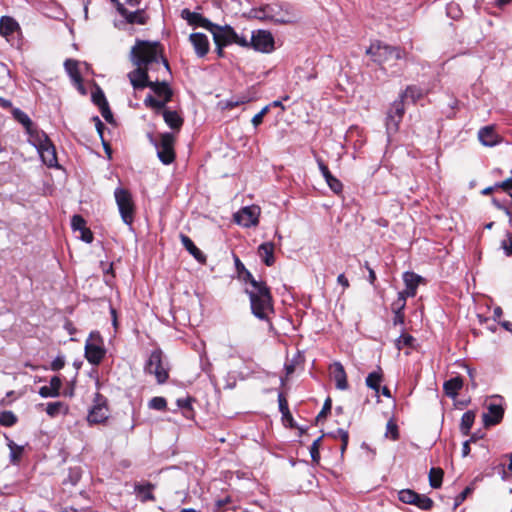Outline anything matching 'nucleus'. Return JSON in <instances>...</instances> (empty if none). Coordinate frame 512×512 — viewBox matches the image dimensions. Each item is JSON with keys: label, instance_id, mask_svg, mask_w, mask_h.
Segmentation results:
<instances>
[{"label": "nucleus", "instance_id": "e433bc0d", "mask_svg": "<svg viewBox=\"0 0 512 512\" xmlns=\"http://www.w3.org/2000/svg\"><path fill=\"white\" fill-rule=\"evenodd\" d=\"M443 470L441 468H431L429 472V482L432 488H439L442 484Z\"/></svg>", "mask_w": 512, "mask_h": 512}, {"label": "nucleus", "instance_id": "a18cd8bd", "mask_svg": "<svg viewBox=\"0 0 512 512\" xmlns=\"http://www.w3.org/2000/svg\"><path fill=\"white\" fill-rule=\"evenodd\" d=\"M322 437H318L316 440L313 441L311 447H310V455L312 458V461L315 463H318L320 460V443H321Z\"/></svg>", "mask_w": 512, "mask_h": 512}, {"label": "nucleus", "instance_id": "0eeeda50", "mask_svg": "<svg viewBox=\"0 0 512 512\" xmlns=\"http://www.w3.org/2000/svg\"><path fill=\"white\" fill-rule=\"evenodd\" d=\"M372 59L379 63H387L392 60H398L404 57V52L397 47L384 44L380 41L373 42L367 50Z\"/></svg>", "mask_w": 512, "mask_h": 512}, {"label": "nucleus", "instance_id": "79ce46f5", "mask_svg": "<svg viewBox=\"0 0 512 512\" xmlns=\"http://www.w3.org/2000/svg\"><path fill=\"white\" fill-rule=\"evenodd\" d=\"M17 422V417L11 411L0 413V424L6 427L13 426Z\"/></svg>", "mask_w": 512, "mask_h": 512}, {"label": "nucleus", "instance_id": "338daca9", "mask_svg": "<svg viewBox=\"0 0 512 512\" xmlns=\"http://www.w3.org/2000/svg\"><path fill=\"white\" fill-rule=\"evenodd\" d=\"M412 341H413V337L410 335H402L399 339V343H402L406 346L411 345Z\"/></svg>", "mask_w": 512, "mask_h": 512}, {"label": "nucleus", "instance_id": "774afa93", "mask_svg": "<svg viewBox=\"0 0 512 512\" xmlns=\"http://www.w3.org/2000/svg\"><path fill=\"white\" fill-rule=\"evenodd\" d=\"M337 282L342 285L344 288H347L349 287V281L348 279L345 277L344 274H340L338 277H337Z\"/></svg>", "mask_w": 512, "mask_h": 512}, {"label": "nucleus", "instance_id": "2f4dec72", "mask_svg": "<svg viewBox=\"0 0 512 512\" xmlns=\"http://www.w3.org/2000/svg\"><path fill=\"white\" fill-rule=\"evenodd\" d=\"M426 94V91L417 87V86H408L406 90L401 93L400 98L402 100H411L415 103L417 100L421 99Z\"/></svg>", "mask_w": 512, "mask_h": 512}, {"label": "nucleus", "instance_id": "b1692460", "mask_svg": "<svg viewBox=\"0 0 512 512\" xmlns=\"http://www.w3.org/2000/svg\"><path fill=\"white\" fill-rule=\"evenodd\" d=\"M148 87L157 95L160 99L170 101L172 98V90L166 81H152Z\"/></svg>", "mask_w": 512, "mask_h": 512}, {"label": "nucleus", "instance_id": "4d7b16f0", "mask_svg": "<svg viewBox=\"0 0 512 512\" xmlns=\"http://www.w3.org/2000/svg\"><path fill=\"white\" fill-rule=\"evenodd\" d=\"M39 395L43 398L58 397L59 395L54 392L49 386H42L39 389Z\"/></svg>", "mask_w": 512, "mask_h": 512}, {"label": "nucleus", "instance_id": "680f3d73", "mask_svg": "<svg viewBox=\"0 0 512 512\" xmlns=\"http://www.w3.org/2000/svg\"><path fill=\"white\" fill-rule=\"evenodd\" d=\"M495 187H499L505 191L512 190V178L506 179L500 183H496Z\"/></svg>", "mask_w": 512, "mask_h": 512}, {"label": "nucleus", "instance_id": "f8f14e48", "mask_svg": "<svg viewBox=\"0 0 512 512\" xmlns=\"http://www.w3.org/2000/svg\"><path fill=\"white\" fill-rule=\"evenodd\" d=\"M260 208L258 206H246L234 215L235 221L243 227L256 226L259 222Z\"/></svg>", "mask_w": 512, "mask_h": 512}, {"label": "nucleus", "instance_id": "aec40b11", "mask_svg": "<svg viewBox=\"0 0 512 512\" xmlns=\"http://www.w3.org/2000/svg\"><path fill=\"white\" fill-rule=\"evenodd\" d=\"M478 139L482 145L493 147L500 143L501 137L495 132L493 126H485L478 132Z\"/></svg>", "mask_w": 512, "mask_h": 512}, {"label": "nucleus", "instance_id": "603ef678", "mask_svg": "<svg viewBox=\"0 0 512 512\" xmlns=\"http://www.w3.org/2000/svg\"><path fill=\"white\" fill-rule=\"evenodd\" d=\"M269 109L270 106H265L259 113L254 115V117L252 118V124L254 125V127H257L262 123L263 118L268 113Z\"/></svg>", "mask_w": 512, "mask_h": 512}, {"label": "nucleus", "instance_id": "2eb2a0df", "mask_svg": "<svg viewBox=\"0 0 512 512\" xmlns=\"http://www.w3.org/2000/svg\"><path fill=\"white\" fill-rule=\"evenodd\" d=\"M107 418L108 408L103 402V397L96 394L95 405L89 411L87 419L90 423L98 424L104 422Z\"/></svg>", "mask_w": 512, "mask_h": 512}, {"label": "nucleus", "instance_id": "9b49d317", "mask_svg": "<svg viewBox=\"0 0 512 512\" xmlns=\"http://www.w3.org/2000/svg\"><path fill=\"white\" fill-rule=\"evenodd\" d=\"M105 356V349L102 346L98 334L91 333L85 344V357L89 363L98 365Z\"/></svg>", "mask_w": 512, "mask_h": 512}, {"label": "nucleus", "instance_id": "20e7f679", "mask_svg": "<svg viewBox=\"0 0 512 512\" xmlns=\"http://www.w3.org/2000/svg\"><path fill=\"white\" fill-rule=\"evenodd\" d=\"M29 142L37 149L43 163L48 167H57L56 149L49 137L43 131L31 134Z\"/></svg>", "mask_w": 512, "mask_h": 512}, {"label": "nucleus", "instance_id": "7c9ffc66", "mask_svg": "<svg viewBox=\"0 0 512 512\" xmlns=\"http://www.w3.org/2000/svg\"><path fill=\"white\" fill-rule=\"evenodd\" d=\"M162 116L164 118L165 123L171 128L179 130L183 124V119L176 111L171 110H163Z\"/></svg>", "mask_w": 512, "mask_h": 512}, {"label": "nucleus", "instance_id": "9d476101", "mask_svg": "<svg viewBox=\"0 0 512 512\" xmlns=\"http://www.w3.org/2000/svg\"><path fill=\"white\" fill-rule=\"evenodd\" d=\"M174 143V136L171 133H164L160 137V142L156 144L158 158L165 165L171 164L175 159Z\"/></svg>", "mask_w": 512, "mask_h": 512}, {"label": "nucleus", "instance_id": "cd10ccee", "mask_svg": "<svg viewBox=\"0 0 512 512\" xmlns=\"http://www.w3.org/2000/svg\"><path fill=\"white\" fill-rule=\"evenodd\" d=\"M64 66L72 81L78 86V88H81L82 78L78 69V62L76 60L67 59Z\"/></svg>", "mask_w": 512, "mask_h": 512}, {"label": "nucleus", "instance_id": "393cba45", "mask_svg": "<svg viewBox=\"0 0 512 512\" xmlns=\"http://www.w3.org/2000/svg\"><path fill=\"white\" fill-rule=\"evenodd\" d=\"M180 240L185 249L200 263H204L206 261V257L203 252L196 247L193 241L184 234H180Z\"/></svg>", "mask_w": 512, "mask_h": 512}, {"label": "nucleus", "instance_id": "13d9d810", "mask_svg": "<svg viewBox=\"0 0 512 512\" xmlns=\"http://www.w3.org/2000/svg\"><path fill=\"white\" fill-rule=\"evenodd\" d=\"M80 239L86 243H91L93 241V233L87 227L83 230H80Z\"/></svg>", "mask_w": 512, "mask_h": 512}, {"label": "nucleus", "instance_id": "0e129e2a", "mask_svg": "<svg viewBox=\"0 0 512 512\" xmlns=\"http://www.w3.org/2000/svg\"><path fill=\"white\" fill-rule=\"evenodd\" d=\"M177 405L180 408L190 409L191 408V401L190 398H181L177 400Z\"/></svg>", "mask_w": 512, "mask_h": 512}, {"label": "nucleus", "instance_id": "dca6fc26", "mask_svg": "<svg viewBox=\"0 0 512 512\" xmlns=\"http://www.w3.org/2000/svg\"><path fill=\"white\" fill-rule=\"evenodd\" d=\"M189 41L198 57L202 58L208 53L210 44L208 37L205 34L192 33L189 36Z\"/></svg>", "mask_w": 512, "mask_h": 512}, {"label": "nucleus", "instance_id": "bb28decb", "mask_svg": "<svg viewBox=\"0 0 512 512\" xmlns=\"http://www.w3.org/2000/svg\"><path fill=\"white\" fill-rule=\"evenodd\" d=\"M463 387V380L461 377L457 376L454 378H451L444 382L443 384V390L445 394L450 398H456L458 395V392Z\"/></svg>", "mask_w": 512, "mask_h": 512}, {"label": "nucleus", "instance_id": "f704fd0d", "mask_svg": "<svg viewBox=\"0 0 512 512\" xmlns=\"http://www.w3.org/2000/svg\"><path fill=\"white\" fill-rule=\"evenodd\" d=\"M475 414L472 411H467L462 415L460 429L464 435H468L474 423Z\"/></svg>", "mask_w": 512, "mask_h": 512}, {"label": "nucleus", "instance_id": "4c0bfd02", "mask_svg": "<svg viewBox=\"0 0 512 512\" xmlns=\"http://www.w3.org/2000/svg\"><path fill=\"white\" fill-rule=\"evenodd\" d=\"M8 447L10 449V460H11V463L18 464L20 459H21V457H22L24 447L20 446V445H17L13 441H9Z\"/></svg>", "mask_w": 512, "mask_h": 512}, {"label": "nucleus", "instance_id": "ea45409f", "mask_svg": "<svg viewBox=\"0 0 512 512\" xmlns=\"http://www.w3.org/2000/svg\"><path fill=\"white\" fill-rule=\"evenodd\" d=\"M252 100L251 97L247 95H240L236 98H231L225 102V108L232 109L242 104L248 103Z\"/></svg>", "mask_w": 512, "mask_h": 512}, {"label": "nucleus", "instance_id": "c03bdc74", "mask_svg": "<svg viewBox=\"0 0 512 512\" xmlns=\"http://www.w3.org/2000/svg\"><path fill=\"white\" fill-rule=\"evenodd\" d=\"M166 406H167V401L164 397H153L148 402V407L150 409H154V410H158V411L166 409Z\"/></svg>", "mask_w": 512, "mask_h": 512}, {"label": "nucleus", "instance_id": "4be33fe9", "mask_svg": "<svg viewBox=\"0 0 512 512\" xmlns=\"http://www.w3.org/2000/svg\"><path fill=\"white\" fill-rule=\"evenodd\" d=\"M504 410L498 404H490L487 413L483 414V421L486 426L495 425L503 417Z\"/></svg>", "mask_w": 512, "mask_h": 512}, {"label": "nucleus", "instance_id": "c756f323", "mask_svg": "<svg viewBox=\"0 0 512 512\" xmlns=\"http://www.w3.org/2000/svg\"><path fill=\"white\" fill-rule=\"evenodd\" d=\"M154 488V485L151 483H145V484H136L135 485V492L142 502L146 501H153L155 500V497L152 493V490Z\"/></svg>", "mask_w": 512, "mask_h": 512}, {"label": "nucleus", "instance_id": "49530a36", "mask_svg": "<svg viewBox=\"0 0 512 512\" xmlns=\"http://www.w3.org/2000/svg\"><path fill=\"white\" fill-rule=\"evenodd\" d=\"M333 437L337 438L339 437L341 442H342V445H341V453L343 454L344 451L346 450L347 448V445H348V440H349V434L346 430L344 429H338L336 433H333L332 434Z\"/></svg>", "mask_w": 512, "mask_h": 512}, {"label": "nucleus", "instance_id": "de8ad7c7", "mask_svg": "<svg viewBox=\"0 0 512 512\" xmlns=\"http://www.w3.org/2000/svg\"><path fill=\"white\" fill-rule=\"evenodd\" d=\"M386 437H390L392 440H397L399 438V432L397 425L392 421H388L386 425Z\"/></svg>", "mask_w": 512, "mask_h": 512}, {"label": "nucleus", "instance_id": "473e14b6", "mask_svg": "<svg viewBox=\"0 0 512 512\" xmlns=\"http://www.w3.org/2000/svg\"><path fill=\"white\" fill-rule=\"evenodd\" d=\"M68 410V406L61 401L48 403L46 407V413L50 417H56L60 414H67Z\"/></svg>", "mask_w": 512, "mask_h": 512}, {"label": "nucleus", "instance_id": "69168bd1", "mask_svg": "<svg viewBox=\"0 0 512 512\" xmlns=\"http://www.w3.org/2000/svg\"><path fill=\"white\" fill-rule=\"evenodd\" d=\"M365 267L367 268L368 273H369L368 280H369L370 284L374 285L375 281H376L375 271L368 265L367 262L365 263Z\"/></svg>", "mask_w": 512, "mask_h": 512}, {"label": "nucleus", "instance_id": "37998d69", "mask_svg": "<svg viewBox=\"0 0 512 512\" xmlns=\"http://www.w3.org/2000/svg\"><path fill=\"white\" fill-rule=\"evenodd\" d=\"M416 492L410 489H404L399 491L398 498L401 502L406 504H413L416 498Z\"/></svg>", "mask_w": 512, "mask_h": 512}, {"label": "nucleus", "instance_id": "a211bd4d", "mask_svg": "<svg viewBox=\"0 0 512 512\" xmlns=\"http://www.w3.org/2000/svg\"><path fill=\"white\" fill-rule=\"evenodd\" d=\"M332 379L335 381L336 388L339 390L348 389L347 375L343 365L340 362H334L330 366Z\"/></svg>", "mask_w": 512, "mask_h": 512}, {"label": "nucleus", "instance_id": "58836bf2", "mask_svg": "<svg viewBox=\"0 0 512 512\" xmlns=\"http://www.w3.org/2000/svg\"><path fill=\"white\" fill-rule=\"evenodd\" d=\"M412 505H415L418 508L423 509V510H429V509H431V507L433 505V501L429 497H427L425 495H420L417 493L415 502H413Z\"/></svg>", "mask_w": 512, "mask_h": 512}, {"label": "nucleus", "instance_id": "5701e85b", "mask_svg": "<svg viewBox=\"0 0 512 512\" xmlns=\"http://www.w3.org/2000/svg\"><path fill=\"white\" fill-rule=\"evenodd\" d=\"M274 251V243L264 242L261 245H259L257 253L265 265L272 266L275 263Z\"/></svg>", "mask_w": 512, "mask_h": 512}, {"label": "nucleus", "instance_id": "c9c22d12", "mask_svg": "<svg viewBox=\"0 0 512 512\" xmlns=\"http://www.w3.org/2000/svg\"><path fill=\"white\" fill-rule=\"evenodd\" d=\"M381 381H382V375L380 372H371L368 374L367 378H366V385L374 390L376 393L379 392L380 390V384H381Z\"/></svg>", "mask_w": 512, "mask_h": 512}, {"label": "nucleus", "instance_id": "e2e57ef3", "mask_svg": "<svg viewBox=\"0 0 512 512\" xmlns=\"http://www.w3.org/2000/svg\"><path fill=\"white\" fill-rule=\"evenodd\" d=\"M100 110H101V114L105 120L110 121L112 119V113L109 109L108 104H106L105 106H102V108H100Z\"/></svg>", "mask_w": 512, "mask_h": 512}, {"label": "nucleus", "instance_id": "1a4fd4ad", "mask_svg": "<svg viewBox=\"0 0 512 512\" xmlns=\"http://www.w3.org/2000/svg\"><path fill=\"white\" fill-rule=\"evenodd\" d=\"M145 371L149 374H153L159 384H163L168 379V368L163 364L162 352L155 350L151 353L146 366Z\"/></svg>", "mask_w": 512, "mask_h": 512}, {"label": "nucleus", "instance_id": "6e6552de", "mask_svg": "<svg viewBox=\"0 0 512 512\" xmlns=\"http://www.w3.org/2000/svg\"><path fill=\"white\" fill-rule=\"evenodd\" d=\"M274 44L272 33L263 29L253 31L250 40H248V47H252L255 51L261 53H271L275 48Z\"/></svg>", "mask_w": 512, "mask_h": 512}, {"label": "nucleus", "instance_id": "ddd939ff", "mask_svg": "<svg viewBox=\"0 0 512 512\" xmlns=\"http://www.w3.org/2000/svg\"><path fill=\"white\" fill-rule=\"evenodd\" d=\"M404 112V100L400 98L399 100L394 101L388 113L386 121V129L389 134L394 133L398 130L399 123L402 120Z\"/></svg>", "mask_w": 512, "mask_h": 512}, {"label": "nucleus", "instance_id": "bf43d9fd", "mask_svg": "<svg viewBox=\"0 0 512 512\" xmlns=\"http://www.w3.org/2000/svg\"><path fill=\"white\" fill-rule=\"evenodd\" d=\"M330 410H331V399H330V398H328V399L325 401V403H324V405H323L322 410H321V411H320V413L318 414L317 419L319 420V419H320V418H322V417H326L327 413H329V412H330Z\"/></svg>", "mask_w": 512, "mask_h": 512}, {"label": "nucleus", "instance_id": "3c124183", "mask_svg": "<svg viewBox=\"0 0 512 512\" xmlns=\"http://www.w3.org/2000/svg\"><path fill=\"white\" fill-rule=\"evenodd\" d=\"M86 222L80 215H74L71 220V226L73 230L80 231L86 228L85 226Z\"/></svg>", "mask_w": 512, "mask_h": 512}, {"label": "nucleus", "instance_id": "412c9836", "mask_svg": "<svg viewBox=\"0 0 512 512\" xmlns=\"http://www.w3.org/2000/svg\"><path fill=\"white\" fill-rule=\"evenodd\" d=\"M182 18L187 20L190 25L200 26L207 30L212 26V22L207 18L203 17L201 14L196 12H191L188 9L182 10Z\"/></svg>", "mask_w": 512, "mask_h": 512}, {"label": "nucleus", "instance_id": "052dcab7", "mask_svg": "<svg viewBox=\"0 0 512 512\" xmlns=\"http://www.w3.org/2000/svg\"><path fill=\"white\" fill-rule=\"evenodd\" d=\"M318 162V166H319V169L323 175V177L325 178V180L331 176V172L329 171L328 167L324 164V162L321 160V159H318L317 160Z\"/></svg>", "mask_w": 512, "mask_h": 512}, {"label": "nucleus", "instance_id": "864d4df0", "mask_svg": "<svg viewBox=\"0 0 512 512\" xmlns=\"http://www.w3.org/2000/svg\"><path fill=\"white\" fill-rule=\"evenodd\" d=\"M501 248L506 256L512 255V235L510 233L507 234V239L501 242Z\"/></svg>", "mask_w": 512, "mask_h": 512}, {"label": "nucleus", "instance_id": "f257e3e1", "mask_svg": "<svg viewBox=\"0 0 512 512\" xmlns=\"http://www.w3.org/2000/svg\"><path fill=\"white\" fill-rule=\"evenodd\" d=\"M130 60L134 65L154 69L162 68L165 73L170 72L168 61L163 56V48L159 42L136 40L130 52Z\"/></svg>", "mask_w": 512, "mask_h": 512}, {"label": "nucleus", "instance_id": "8fccbe9b", "mask_svg": "<svg viewBox=\"0 0 512 512\" xmlns=\"http://www.w3.org/2000/svg\"><path fill=\"white\" fill-rule=\"evenodd\" d=\"M326 183L328 184V186L330 187V189L335 192V193H339L342 191V183L337 179L335 178L333 175L329 176L327 179H326Z\"/></svg>", "mask_w": 512, "mask_h": 512}, {"label": "nucleus", "instance_id": "6e6d98bb", "mask_svg": "<svg viewBox=\"0 0 512 512\" xmlns=\"http://www.w3.org/2000/svg\"><path fill=\"white\" fill-rule=\"evenodd\" d=\"M62 386V381L60 379V377L58 376H53L50 380V385L49 387L54 391L56 392L58 395L60 394V388Z\"/></svg>", "mask_w": 512, "mask_h": 512}, {"label": "nucleus", "instance_id": "f03ea898", "mask_svg": "<svg viewBox=\"0 0 512 512\" xmlns=\"http://www.w3.org/2000/svg\"><path fill=\"white\" fill-rule=\"evenodd\" d=\"M249 279L246 293L249 295L252 313L261 320L268 319L273 313L272 296L267 285L262 281H256L247 271Z\"/></svg>", "mask_w": 512, "mask_h": 512}, {"label": "nucleus", "instance_id": "09e8293b", "mask_svg": "<svg viewBox=\"0 0 512 512\" xmlns=\"http://www.w3.org/2000/svg\"><path fill=\"white\" fill-rule=\"evenodd\" d=\"M92 100L99 108L108 104L104 93L100 89L92 93Z\"/></svg>", "mask_w": 512, "mask_h": 512}, {"label": "nucleus", "instance_id": "a878e982", "mask_svg": "<svg viewBox=\"0 0 512 512\" xmlns=\"http://www.w3.org/2000/svg\"><path fill=\"white\" fill-rule=\"evenodd\" d=\"M12 113L14 118L25 127L26 132L29 135V139L31 138V134H33L34 132H41L36 127H34L29 116L22 110L14 108Z\"/></svg>", "mask_w": 512, "mask_h": 512}, {"label": "nucleus", "instance_id": "39448f33", "mask_svg": "<svg viewBox=\"0 0 512 512\" xmlns=\"http://www.w3.org/2000/svg\"><path fill=\"white\" fill-rule=\"evenodd\" d=\"M208 31L213 35L215 43L220 42L222 45L237 44L241 47L248 48L247 37L238 35L231 26H220L212 23Z\"/></svg>", "mask_w": 512, "mask_h": 512}, {"label": "nucleus", "instance_id": "72a5a7b5", "mask_svg": "<svg viewBox=\"0 0 512 512\" xmlns=\"http://www.w3.org/2000/svg\"><path fill=\"white\" fill-rule=\"evenodd\" d=\"M169 101H166L165 99H156L155 97H153L152 95H148L145 100H144V104L149 107V108H152L154 110H156V112H161L163 110H165V105L168 103Z\"/></svg>", "mask_w": 512, "mask_h": 512}, {"label": "nucleus", "instance_id": "c85d7f7f", "mask_svg": "<svg viewBox=\"0 0 512 512\" xmlns=\"http://www.w3.org/2000/svg\"><path fill=\"white\" fill-rule=\"evenodd\" d=\"M18 23L11 17L2 16L0 19V34L6 38L11 36L17 29Z\"/></svg>", "mask_w": 512, "mask_h": 512}, {"label": "nucleus", "instance_id": "f3484780", "mask_svg": "<svg viewBox=\"0 0 512 512\" xmlns=\"http://www.w3.org/2000/svg\"><path fill=\"white\" fill-rule=\"evenodd\" d=\"M405 289L402 291L408 297H414L417 293V287L423 281V278L414 272H405L403 274Z\"/></svg>", "mask_w": 512, "mask_h": 512}, {"label": "nucleus", "instance_id": "6ab92c4d", "mask_svg": "<svg viewBox=\"0 0 512 512\" xmlns=\"http://www.w3.org/2000/svg\"><path fill=\"white\" fill-rule=\"evenodd\" d=\"M116 4L117 11L130 24H145L146 18L142 11L130 12L118 0H111Z\"/></svg>", "mask_w": 512, "mask_h": 512}, {"label": "nucleus", "instance_id": "a19ab883", "mask_svg": "<svg viewBox=\"0 0 512 512\" xmlns=\"http://www.w3.org/2000/svg\"><path fill=\"white\" fill-rule=\"evenodd\" d=\"M408 298L403 292L398 293L397 299L391 304L393 312H403L406 306V299Z\"/></svg>", "mask_w": 512, "mask_h": 512}, {"label": "nucleus", "instance_id": "423d86ee", "mask_svg": "<svg viewBox=\"0 0 512 512\" xmlns=\"http://www.w3.org/2000/svg\"><path fill=\"white\" fill-rule=\"evenodd\" d=\"M114 197L122 221L131 226L135 215V204L131 193L125 188L117 187L114 191Z\"/></svg>", "mask_w": 512, "mask_h": 512}, {"label": "nucleus", "instance_id": "5fc2aeb1", "mask_svg": "<svg viewBox=\"0 0 512 512\" xmlns=\"http://www.w3.org/2000/svg\"><path fill=\"white\" fill-rule=\"evenodd\" d=\"M65 366V358L62 355L57 356L52 362H51V370L58 371L62 369Z\"/></svg>", "mask_w": 512, "mask_h": 512}, {"label": "nucleus", "instance_id": "7ed1b4c3", "mask_svg": "<svg viewBox=\"0 0 512 512\" xmlns=\"http://www.w3.org/2000/svg\"><path fill=\"white\" fill-rule=\"evenodd\" d=\"M256 17L276 24H291L296 22V14L290 5L268 4L256 12Z\"/></svg>", "mask_w": 512, "mask_h": 512}, {"label": "nucleus", "instance_id": "4468645a", "mask_svg": "<svg viewBox=\"0 0 512 512\" xmlns=\"http://www.w3.org/2000/svg\"><path fill=\"white\" fill-rule=\"evenodd\" d=\"M136 68L128 73V78L134 89H143L148 87L152 82L149 80L148 72L149 68L143 67L142 65H135Z\"/></svg>", "mask_w": 512, "mask_h": 512}]
</instances>
